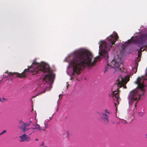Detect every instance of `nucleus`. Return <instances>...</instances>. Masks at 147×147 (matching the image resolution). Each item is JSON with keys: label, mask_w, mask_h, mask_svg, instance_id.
Instances as JSON below:
<instances>
[{"label": "nucleus", "mask_w": 147, "mask_h": 147, "mask_svg": "<svg viewBox=\"0 0 147 147\" xmlns=\"http://www.w3.org/2000/svg\"><path fill=\"white\" fill-rule=\"evenodd\" d=\"M6 132V131L5 130H4L3 132V133L4 134Z\"/></svg>", "instance_id": "nucleus-21"}, {"label": "nucleus", "mask_w": 147, "mask_h": 147, "mask_svg": "<svg viewBox=\"0 0 147 147\" xmlns=\"http://www.w3.org/2000/svg\"><path fill=\"white\" fill-rule=\"evenodd\" d=\"M53 117V116L51 117H50V120Z\"/></svg>", "instance_id": "nucleus-23"}, {"label": "nucleus", "mask_w": 147, "mask_h": 147, "mask_svg": "<svg viewBox=\"0 0 147 147\" xmlns=\"http://www.w3.org/2000/svg\"><path fill=\"white\" fill-rule=\"evenodd\" d=\"M119 36L117 33L114 35H111L107 38V42L101 40L99 43L100 52V56H97L94 59L93 62L92 59L93 55L92 53L87 50H77L73 54V58L70 64L73 67V75L75 76L79 75L80 71L85 67L90 68L94 66L95 63L98 61L100 57H104L107 60L109 57L108 52L112 46L114 45L118 39Z\"/></svg>", "instance_id": "nucleus-1"}, {"label": "nucleus", "mask_w": 147, "mask_h": 147, "mask_svg": "<svg viewBox=\"0 0 147 147\" xmlns=\"http://www.w3.org/2000/svg\"><path fill=\"white\" fill-rule=\"evenodd\" d=\"M67 135H68L69 134V132L68 131H67Z\"/></svg>", "instance_id": "nucleus-26"}, {"label": "nucleus", "mask_w": 147, "mask_h": 147, "mask_svg": "<svg viewBox=\"0 0 147 147\" xmlns=\"http://www.w3.org/2000/svg\"><path fill=\"white\" fill-rule=\"evenodd\" d=\"M44 126H45V127H44V129H42L43 130H45V127H46V126H45V124H44Z\"/></svg>", "instance_id": "nucleus-18"}, {"label": "nucleus", "mask_w": 147, "mask_h": 147, "mask_svg": "<svg viewBox=\"0 0 147 147\" xmlns=\"http://www.w3.org/2000/svg\"><path fill=\"white\" fill-rule=\"evenodd\" d=\"M146 80H147V73L145 76L138 77L135 82L138 84L137 88L132 91L128 96L129 105L131 107L135 108L140 98L144 95L145 91L144 89L145 86L144 82Z\"/></svg>", "instance_id": "nucleus-3"}, {"label": "nucleus", "mask_w": 147, "mask_h": 147, "mask_svg": "<svg viewBox=\"0 0 147 147\" xmlns=\"http://www.w3.org/2000/svg\"><path fill=\"white\" fill-rule=\"evenodd\" d=\"M44 87L43 86H42V87Z\"/></svg>", "instance_id": "nucleus-27"}, {"label": "nucleus", "mask_w": 147, "mask_h": 147, "mask_svg": "<svg viewBox=\"0 0 147 147\" xmlns=\"http://www.w3.org/2000/svg\"><path fill=\"white\" fill-rule=\"evenodd\" d=\"M100 116L102 119L105 122L106 124H108L109 123V117L106 113H102L100 114Z\"/></svg>", "instance_id": "nucleus-11"}, {"label": "nucleus", "mask_w": 147, "mask_h": 147, "mask_svg": "<svg viewBox=\"0 0 147 147\" xmlns=\"http://www.w3.org/2000/svg\"><path fill=\"white\" fill-rule=\"evenodd\" d=\"M104 111L106 113H108V114H109L110 113H109L108 111L107 110V109L105 110Z\"/></svg>", "instance_id": "nucleus-17"}, {"label": "nucleus", "mask_w": 147, "mask_h": 147, "mask_svg": "<svg viewBox=\"0 0 147 147\" xmlns=\"http://www.w3.org/2000/svg\"><path fill=\"white\" fill-rule=\"evenodd\" d=\"M120 91L119 90V89L118 88L117 91H113V96H114L115 98H114V103L115 106L116 107V104L119 103V93Z\"/></svg>", "instance_id": "nucleus-9"}, {"label": "nucleus", "mask_w": 147, "mask_h": 147, "mask_svg": "<svg viewBox=\"0 0 147 147\" xmlns=\"http://www.w3.org/2000/svg\"><path fill=\"white\" fill-rule=\"evenodd\" d=\"M44 142H43L41 144L40 146H43V145H44Z\"/></svg>", "instance_id": "nucleus-19"}, {"label": "nucleus", "mask_w": 147, "mask_h": 147, "mask_svg": "<svg viewBox=\"0 0 147 147\" xmlns=\"http://www.w3.org/2000/svg\"><path fill=\"white\" fill-rule=\"evenodd\" d=\"M134 41L133 39L132 40L131 39H129L128 40L127 42H125L123 45V49H124L126 47L129 45L130 44L131 42H133Z\"/></svg>", "instance_id": "nucleus-12"}, {"label": "nucleus", "mask_w": 147, "mask_h": 147, "mask_svg": "<svg viewBox=\"0 0 147 147\" xmlns=\"http://www.w3.org/2000/svg\"><path fill=\"white\" fill-rule=\"evenodd\" d=\"M128 80H127V81H126L125 80L122 78L121 76H119L116 81L115 85H116L118 87L121 88L122 86H123L124 88H126V86H125V85L129 80L128 78Z\"/></svg>", "instance_id": "nucleus-7"}, {"label": "nucleus", "mask_w": 147, "mask_h": 147, "mask_svg": "<svg viewBox=\"0 0 147 147\" xmlns=\"http://www.w3.org/2000/svg\"><path fill=\"white\" fill-rule=\"evenodd\" d=\"M146 136H147V134H146Z\"/></svg>", "instance_id": "nucleus-28"}, {"label": "nucleus", "mask_w": 147, "mask_h": 147, "mask_svg": "<svg viewBox=\"0 0 147 147\" xmlns=\"http://www.w3.org/2000/svg\"><path fill=\"white\" fill-rule=\"evenodd\" d=\"M35 140L36 141H38V139H35Z\"/></svg>", "instance_id": "nucleus-25"}, {"label": "nucleus", "mask_w": 147, "mask_h": 147, "mask_svg": "<svg viewBox=\"0 0 147 147\" xmlns=\"http://www.w3.org/2000/svg\"><path fill=\"white\" fill-rule=\"evenodd\" d=\"M139 115L141 116L143 115V112H140L139 113Z\"/></svg>", "instance_id": "nucleus-16"}, {"label": "nucleus", "mask_w": 147, "mask_h": 147, "mask_svg": "<svg viewBox=\"0 0 147 147\" xmlns=\"http://www.w3.org/2000/svg\"><path fill=\"white\" fill-rule=\"evenodd\" d=\"M43 147H48V146H44Z\"/></svg>", "instance_id": "nucleus-24"}, {"label": "nucleus", "mask_w": 147, "mask_h": 147, "mask_svg": "<svg viewBox=\"0 0 147 147\" xmlns=\"http://www.w3.org/2000/svg\"><path fill=\"white\" fill-rule=\"evenodd\" d=\"M30 124V122L29 123H24L20 121L19 122L18 127L22 132L26 133L30 136L34 132L33 128H31L28 127Z\"/></svg>", "instance_id": "nucleus-5"}, {"label": "nucleus", "mask_w": 147, "mask_h": 147, "mask_svg": "<svg viewBox=\"0 0 147 147\" xmlns=\"http://www.w3.org/2000/svg\"><path fill=\"white\" fill-rule=\"evenodd\" d=\"M20 140L19 141L20 142H23L25 141H28L30 140L31 138L29 136H27L25 134H23L21 136H19Z\"/></svg>", "instance_id": "nucleus-10"}, {"label": "nucleus", "mask_w": 147, "mask_h": 147, "mask_svg": "<svg viewBox=\"0 0 147 147\" xmlns=\"http://www.w3.org/2000/svg\"><path fill=\"white\" fill-rule=\"evenodd\" d=\"M5 98H0V102H3L5 100Z\"/></svg>", "instance_id": "nucleus-15"}, {"label": "nucleus", "mask_w": 147, "mask_h": 147, "mask_svg": "<svg viewBox=\"0 0 147 147\" xmlns=\"http://www.w3.org/2000/svg\"><path fill=\"white\" fill-rule=\"evenodd\" d=\"M33 128L34 129H37L39 131H40L42 130L40 128V125L38 124H36Z\"/></svg>", "instance_id": "nucleus-13"}, {"label": "nucleus", "mask_w": 147, "mask_h": 147, "mask_svg": "<svg viewBox=\"0 0 147 147\" xmlns=\"http://www.w3.org/2000/svg\"><path fill=\"white\" fill-rule=\"evenodd\" d=\"M127 122V121H126L124 120L123 123H126Z\"/></svg>", "instance_id": "nucleus-20"}, {"label": "nucleus", "mask_w": 147, "mask_h": 147, "mask_svg": "<svg viewBox=\"0 0 147 147\" xmlns=\"http://www.w3.org/2000/svg\"><path fill=\"white\" fill-rule=\"evenodd\" d=\"M45 88H44V89L42 91V92H40L38 94L36 95V96H33L32 97V98H35V97L36 96H38L39 94H40L41 93H45Z\"/></svg>", "instance_id": "nucleus-14"}, {"label": "nucleus", "mask_w": 147, "mask_h": 147, "mask_svg": "<svg viewBox=\"0 0 147 147\" xmlns=\"http://www.w3.org/2000/svg\"><path fill=\"white\" fill-rule=\"evenodd\" d=\"M42 81L43 82L47 83L49 82L48 83L49 84V86H50L51 83L53 82V77L52 74H49L48 75H45V77L43 78Z\"/></svg>", "instance_id": "nucleus-8"}, {"label": "nucleus", "mask_w": 147, "mask_h": 147, "mask_svg": "<svg viewBox=\"0 0 147 147\" xmlns=\"http://www.w3.org/2000/svg\"><path fill=\"white\" fill-rule=\"evenodd\" d=\"M121 63L119 59H117L115 60H113L110 63H109L107 61V67H106L104 72L107 71L108 69L111 67L118 68V70L121 71V68L119 67Z\"/></svg>", "instance_id": "nucleus-6"}, {"label": "nucleus", "mask_w": 147, "mask_h": 147, "mask_svg": "<svg viewBox=\"0 0 147 147\" xmlns=\"http://www.w3.org/2000/svg\"><path fill=\"white\" fill-rule=\"evenodd\" d=\"M50 70L49 66L48 64L45 63L41 64L34 62L31 66L29 67L28 69H25L21 74L17 72H8L7 71L5 73H7V75H4V76L6 78L16 77L22 78L26 77L28 73H32V75H35L40 72L48 73L49 72Z\"/></svg>", "instance_id": "nucleus-2"}, {"label": "nucleus", "mask_w": 147, "mask_h": 147, "mask_svg": "<svg viewBox=\"0 0 147 147\" xmlns=\"http://www.w3.org/2000/svg\"><path fill=\"white\" fill-rule=\"evenodd\" d=\"M3 134V133L2 132L1 133H0V135H1Z\"/></svg>", "instance_id": "nucleus-22"}, {"label": "nucleus", "mask_w": 147, "mask_h": 147, "mask_svg": "<svg viewBox=\"0 0 147 147\" xmlns=\"http://www.w3.org/2000/svg\"><path fill=\"white\" fill-rule=\"evenodd\" d=\"M136 43L138 44V47L140 49H138L137 50L138 52V56L135 60L134 66L132 67L133 71L134 74H135L137 71L138 63L141 60L142 52L144 51V50L142 51V49L143 47H146L147 46L146 38L144 37L141 38L139 39L136 41Z\"/></svg>", "instance_id": "nucleus-4"}]
</instances>
